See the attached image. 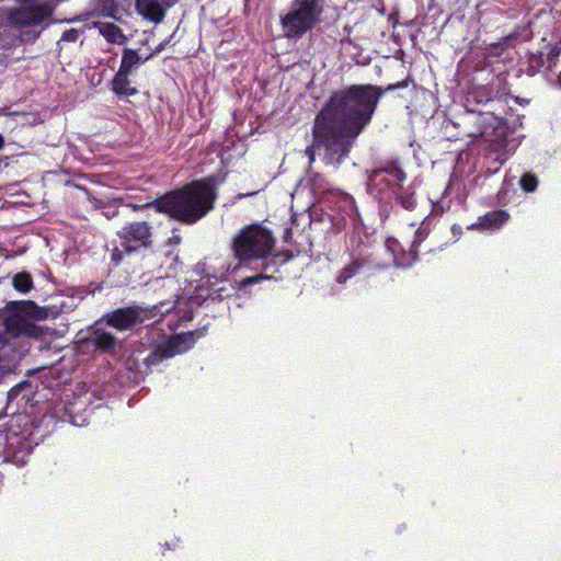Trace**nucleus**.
<instances>
[{"label":"nucleus","instance_id":"nucleus-1","mask_svg":"<svg viewBox=\"0 0 561 561\" xmlns=\"http://www.w3.org/2000/svg\"><path fill=\"white\" fill-rule=\"evenodd\" d=\"M381 94L369 84L333 92L314 118L313 144L306 149L310 163L316 150H323L324 163L337 168L370 123Z\"/></svg>","mask_w":561,"mask_h":561},{"label":"nucleus","instance_id":"nucleus-2","mask_svg":"<svg viewBox=\"0 0 561 561\" xmlns=\"http://www.w3.org/2000/svg\"><path fill=\"white\" fill-rule=\"evenodd\" d=\"M217 197L213 178L192 182L183 188L165 194L153 203L156 209L170 217L192 225L214 207Z\"/></svg>","mask_w":561,"mask_h":561},{"label":"nucleus","instance_id":"nucleus-3","mask_svg":"<svg viewBox=\"0 0 561 561\" xmlns=\"http://www.w3.org/2000/svg\"><path fill=\"white\" fill-rule=\"evenodd\" d=\"M325 0H293L280 16V25L287 38L298 39L321 22Z\"/></svg>","mask_w":561,"mask_h":561},{"label":"nucleus","instance_id":"nucleus-4","mask_svg":"<svg viewBox=\"0 0 561 561\" xmlns=\"http://www.w3.org/2000/svg\"><path fill=\"white\" fill-rule=\"evenodd\" d=\"M460 126L467 138L471 140L481 138L494 146L495 150H506L507 145L504 140L506 127L503 121L493 113L468 112L461 117Z\"/></svg>","mask_w":561,"mask_h":561},{"label":"nucleus","instance_id":"nucleus-5","mask_svg":"<svg viewBox=\"0 0 561 561\" xmlns=\"http://www.w3.org/2000/svg\"><path fill=\"white\" fill-rule=\"evenodd\" d=\"M275 238L272 232L260 225H251L233 239V252L242 262L266 260L274 250Z\"/></svg>","mask_w":561,"mask_h":561},{"label":"nucleus","instance_id":"nucleus-6","mask_svg":"<svg viewBox=\"0 0 561 561\" xmlns=\"http://www.w3.org/2000/svg\"><path fill=\"white\" fill-rule=\"evenodd\" d=\"M56 8L54 0H47L38 5L22 7L7 13V23L16 28L38 25L49 19Z\"/></svg>","mask_w":561,"mask_h":561},{"label":"nucleus","instance_id":"nucleus-7","mask_svg":"<svg viewBox=\"0 0 561 561\" xmlns=\"http://www.w3.org/2000/svg\"><path fill=\"white\" fill-rule=\"evenodd\" d=\"M195 341V332L173 335L156 346L154 351L146 358V364L147 366L157 365L163 359L182 354L188 351Z\"/></svg>","mask_w":561,"mask_h":561},{"label":"nucleus","instance_id":"nucleus-8","mask_svg":"<svg viewBox=\"0 0 561 561\" xmlns=\"http://www.w3.org/2000/svg\"><path fill=\"white\" fill-rule=\"evenodd\" d=\"M32 307L30 304L14 305L8 317L0 314V348L8 342V333L20 334L27 329V310Z\"/></svg>","mask_w":561,"mask_h":561},{"label":"nucleus","instance_id":"nucleus-9","mask_svg":"<svg viewBox=\"0 0 561 561\" xmlns=\"http://www.w3.org/2000/svg\"><path fill=\"white\" fill-rule=\"evenodd\" d=\"M405 173L396 164L388 165L371 172L368 186L377 188L379 193L390 191L393 193L405 181Z\"/></svg>","mask_w":561,"mask_h":561},{"label":"nucleus","instance_id":"nucleus-10","mask_svg":"<svg viewBox=\"0 0 561 561\" xmlns=\"http://www.w3.org/2000/svg\"><path fill=\"white\" fill-rule=\"evenodd\" d=\"M121 247L133 252L141 247H147L150 239V227L145 221L128 224L119 232Z\"/></svg>","mask_w":561,"mask_h":561},{"label":"nucleus","instance_id":"nucleus-11","mask_svg":"<svg viewBox=\"0 0 561 561\" xmlns=\"http://www.w3.org/2000/svg\"><path fill=\"white\" fill-rule=\"evenodd\" d=\"M179 0H136V10L145 20L153 23H160L168 9L173 7Z\"/></svg>","mask_w":561,"mask_h":561},{"label":"nucleus","instance_id":"nucleus-12","mask_svg":"<svg viewBox=\"0 0 561 561\" xmlns=\"http://www.w3.org/2000/svg\"><path fill=\"white\" fill-rule=\"evenodd\" d=\"M428 234L427 227H424L423 225L416 230L415 232V239L412 243V250L409 253L403 252L402 254L398 255L396 254L397 249L399 248V243L394 239H389L386 242V248L392 252L393 255V263L398 267H409L412 265V263L416 259V252L415 247L424 240Z\"/></svg>","mask_w":561,"mask_h":561},{"label":"nucleus","instance_id":"nucleus-13","mask_svg":"<svg viewBox=\"0 0 561 561\" xmlns=\"http://www.w3.org/2000/svg\"><path fill=\"white\" fill-rule=\"evenodd\" d=\"M144 320L139 308H123L107 316V323L117 330H127Z\"/></svg>","mask_w":561,"mask_h":561},{"label":"nucleus","instance_id":"nucleus-14","mask_svg":"<svg viewBox=\"0 0 561 561\" xmlns=\"http://www.w3.org/2000/svg\"><path fill=\"white\" fill-rule=\"evenodd\" d=\"M507 220L508 214L506 211H490L483 217H480L478 222L469 227V229L477 228L481 231H494L500 229Z\"/></svg>","mask_w":561,"mask_h":561},{"label":"nucleus","instance_id":"nucleus-15","mask_svg":"<svg viewBox=\"0 0 561 561\" xmlns=\"http://www.w3.org/2000/svg\"><path fill=\"white\" fill-rule=\"evenodd\" d=\"M93 25L108 43L123 45L127 42L126 35L114 23L95 22Z\"/></svg>","mask_w":561,"mask_h":561},{"label":"nucleus","instance_id":"nucleus-16","mask_svg":"<svg viewBox=\"0 0 561 561\" xmlns=\"http://www.w3.org/2000/svg\"><path fill=\"white\" fill-rule=\"evenodd\" d=\"M153 54L146 57L140 56L136 50L125 48L122 56V61L118 71L130 75L134 69L140 66L142 62L149 60Z\"/></svg>","mask_w":561,"mask_h":561},{"label":"nucleus","instance_id":"nucleus-17","mask_svg":"<svg viewBox=\"0 0 561 561\" xmlns=\"http://www.w3.org/2000/svg\"><path fill=\"white\" fill-rule=\"evenodd\" d=\"M128 77L129 75L122 71L116 72L112 81V90L115 94L119 96H131L138 92L137 89L131 85Z\"/></svg>","mask_w":561,"mask_h":561},{"label":"nucleus","instance_id":"nucleus-18","mask_svg":"<svg viewBox=\"0 0 561 561\" xmlns=\"http://www.w3.org/2000/svg\"><path fill=\"white\" fill-rule=\"evenodd\" d=\"M90 341L93 343V345L96 348H100L103 351H110L115 345V337L111 333L105 332L100 328H96L92 332Z\"/></svg>","mask_w":561,"mask_h":561},{"label":"nucleus","instance_id":"nucleus-19","mask_svg":"<svg viewBox=\"0 0 561 561\" xmlns=\"http://www.w3.org/2000/svg\"><path fill=\"white\" fill-rule=\"evenodd\" d=\"M392 195L396 197L400 206L407 210H412L415 207L414 191L411 187L404 188L402 185L397 188Z\"/></svg>","mask_w":561,"mask_h":561},{"label":"nucleus","instance_id":"nucleus-20","mask_svg":"<svg viewBox=\"0 0 561 561\" xmlns=\"http://www.w3.org/2000/svg\"><path fill=\"white\" fill-rule=\"evenodd\" d=\"M13 287L22 293L27 294L33 288L32 276L26 272L18 273L12 280Z\"/></svg>","mask_w":561,"mask_h":561},{"label":"nucleus","instance_id":"nucleus-21","mask_svg":"<svg viewBox=\"0 0 561 561\" xmlns=\"http://www.w3.org/2000/svg\"><path fill=\"white\" fill-rule=\"evenodd\" d=\"M363 263L359 260H353L346 265L341 273L337 275L336 280L340 284H344L348 278L353 277L360 268Z\"/></svg>","mask_w":561,"mask_h":561},{"label":"nucleus","instance_id":"nucleus-22","mask_svg":"<svg viewBox=\"0 0 561 561\" xmlns=\"http://www.w3.org/2000/svg\"><path fill=\"white\" fill-rule=\"evenodd\" d=\"M339 210L345 213L350 217H354L356 215L354 198L347 194H342L339 201Z\"/></svg>","mask_w":561,"mask_h":561},{"label":"nucleus","instance_id":"nucleus-23","mask_svg":"<svg viewBox=\"0 0 561 561\" xmlns=\"http://www.w3.org/2000/svg\"><path fill=\"white\" fill-rule=\"evenodd\" d=\"M519 184L525 192L533 193L537 188L538 180L534 174L526 173L520 178Z\"/></svg>","mask_w":561,"mask_h":561},{"label":"nucleus","instance_id":"nucleus-24","mask_svg":"<svg viewBox=\"0 0 561 561\" xmlns=\"http://www.w3.org/2000/svg\"><path fill=\"white\" fill-rule=\"evenodd\" d=\"M309 181H310V183H311V185H312V190H313L314 192H318V191H321V190H323V188H324V186H323V184H322V182H323V178H322L320 174H318V173H316V174H310V175H309Z\"/></svg>","mask_w":561,"mask_h":561},{"label":"nucleus","instance_id":"nucleus-25","mask_svg":"<svg viewBox=\"0 0 561 561\" xmlns=\"http://www.w3.org/2000/svg\"><path fill=\"white\" fill-rule=\"evenodd\" d=\"M80 32L76 28L67 30L61 35V41L76 42L79 38Z\"/></svg>","mask_w":561,"mask_h":561},{"label":"nucleus","instance_id":"nucleus-26","mask_svg":"<svg viewBox=\"0 0 561 561\" xmlns=\"http://www.w3.org/2000/svg\"><path fill=\"white\" fill-rule=\"evenodd\" d=\"M265 278H268V277L260 274V275H255V276L248 277V278L243 279L242 284L249 285V284L257 283L261 279H265Z\"/></svg>","mask_w":561,"mask_h":561},{"label":"nucleus","instance_id":"nucleus-27","mask_svg":"<svg viewBox=\"0 0 561 561\" xmlns=\"http://www.w3.org/2000/svg\"><path fill=\"white\" fill-rule=\"evenodd\" d=\"M112 259L116 262V264H118V263H119V261H121V254H119V252H118V250H117V249L113 252V254H112Z\"/></svg>","mask_w":561,"mask_h":561},{"label":"nucleus","instance_id":"nucleus-28","mask_svg":"<svg viewBox=\"0 0 561 561\" xmlns=\"http://www.w3.org/2000/svg\"><path fill=\"white\" fill-rule=\"evenodd\" d=\"M461 230H462V229H461V227H460V226L454 225V226L451 227V231H453V233H454L455 236L460 234V233H461Z\"/></svg>","mask_w":561,"mask_h":561},{"label":"nucleus","instance_id":"nucleus-29","mask_svg":"<svg viewBox=\"0 0 561 561\" xmlns=\"http://www.w3.org/2000/svg\"><path fill=\"white\" fill-rule=\"evenodd\" d=\"M4 140L3 137L0 135V149L3 147Z\"/></svg>","mask_w":561,"mask_h":561},{"label":"nucleus","instance_id":"nucleus-30","mask_svg":"<svg viewBox=\"0 0 561 561\" xmlns=\"http://www.w3.org/2000/svg\"><path fill=\"white\" fill-rule=\"evenodd\" d=\"M557 81H558V84L561 87V72L558 75Z\"/></svg>","mask_w":561,"mask_h":561},{"label":"nucleus","instance_id":"nucleus-31","mask_svg":"<svg viewBox=\"0 0 561 561\" xmlns=\"http://www.w3.org/2000/svg\"><path fill=\"white\" fill-rule=\"evenodd\" d=\"M161 49H162V46L160 45V46L156 49L154 54L160 53V51H161Z\"/></svg>","mask_w":561,"mask_h":561}]
</instances>
